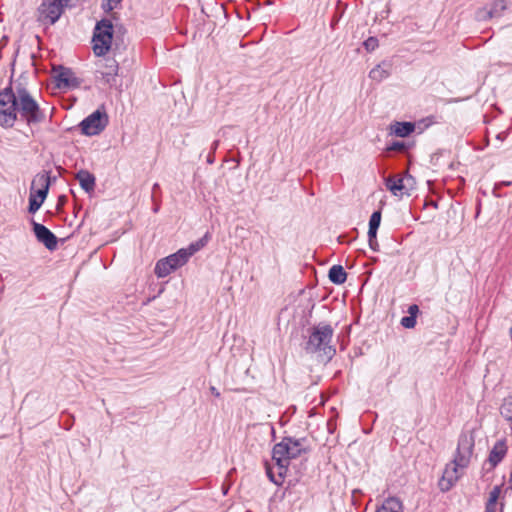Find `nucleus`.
Returning a JSON list of instances; mask_svg holds the SVG:
<instances>
[{"mask_svg": "<svg viewBox=\"0 0 512 512\" xmlns=\"http://www.w3.org/2000/svg\"><path fill=\"white\" fill-rule=\"evenodd\" d=\"M207 242H208V235L206 234L201 239L197 240L196 242L191 243L187 248H183L184 252H185V254H183V255L186 256L185 259L188 261L192 255H194L196 252H198L199 250L204 248L206 246Z\"/></svg>", "mask_w": 512, "mask_h": 512, "instance_id": "6ab92c4d", "label": "nucleus"}, {"mask_svg": "<svg viewBox=\"0 0 512 512\" xmlns=\"http://www.w3.org/2000/svg\"><path fill=\"white\" fill-rule=\"evenodd\" d=\"M210 391L214 396L220 397V392L214 386L210 387Z\"/></svg>", "mask_w": 512, "mask_h": 512, "instance_id": "e433bc0d", "label": "nucleus"}, {"mask_svg": "<svg viewBox=\"0 0 512 512\" xmlns=\"http://www.w3.org/2000/svg\"><path fill=\"white\" fill-rule=\"evenodd\" d=\"M474 448V440L467 436H461L458 441L456 454L451 463L447 464L443 477L439 482L442 491H448L454 483L460 478L461 472L470 464Z\"/></svg>", "mask_w": 512, "mask_h": 512, "instance_id": "f03ea898", "label": "nucleus"}, {"mask_svg": "<svg viewBox=\"0 0 512 512\" xmlns=\"http://www.w3.org/2000/svg\"><path fill=\"white\" fill-rule=\"evenodd\" d=\"M308 332V339L304 345L305 351L311 354L320 353L330 360L336 354V349L331 345L334 335L332 326L321 322L310 328Z\"/></svg>", "mask_w": 512, "mask_h": 512, "instance_id": "7ed1b4c3", "label": "nucleus"}, {"mask_svg": "<svg viewBox=\"0 0 512 512\" xmlns=\"http://www.w3.org/2000/svg\"><path fill=\"white\" fill-rule=\"evenodd\" d=\"M391 133L397 137H407L415 130V124L412 122H395L390 126Z\"/></svg>", "mask_w": 512, "mask_h": 512, "instance_id": "dca6fc26", "label": "nucleus"}, {"mask_svg": "<svg viewBox=\"0 0 512 512\" xmlns=\"http://www.w3.org/2000/svg\"><path fill=\"white\" fill-rule=\"evenodd\" d=\"M184 249L178 250L176 253L171 254L163 259H160L156 265L154 272L158 278H164L177 268L182 267L187 263Z\"/></svg>", "mask_w": 512, "mask_h": 512, "instance_id": "1a4fd4ad", "label": "nucleus"}, {"mask_svg": "<svg viewBox=\"0 0 512 512\" xmlns=\"http://www.w3.org/2000/svg\"><path fill=\"white\" fill-rule=\"evenodd\" d=\"M108 1V9L112 10L114 9L122 0H107Z\"/></svg>", "mask_w": 512, "mask_h": 512, "instance_id": "473e14b6", "label": "nucleus"}, {"mask_svg": "<svg viewBox=\"0 0 512 512\" xmlns=\"http://www.w3.org/2000/svg\"><path fill=\"white\" fill-rule=\"evenodd\" d=\"M214 161H215L214 153L210 152L208 157H207V163L208 164H213Z\"/></svg>", "mask_w": 512, "mask_h": 512, "instance_id": "f704fd0d", "label": "nucleus"}, {"mask_svg": "<svg viewBox=\"0 0 512 512\" xmlns=\"http://www.w3.org/2000/svg\"><path fill=\"white\" fill-rule=\"evenodd\" d=\"M418 312H419V307L416 304L409 306L408 313L410 316H413L416 318Z\"/></svg>", "mask_w": 512, "mask_h": 512, "instance_id": "7c9ffc66", "label": "nucleus"}, {"mask_svg": "<svg viewBox=\"0 0 512 512\" xmlns=\"http://www.w3.org/2000/svg\"><path fill=\"white\" fill-rule=\"evenodd\" d=\"M18 116L29 126L40 124L46 118L38 102L21 83L0 91V126L13 127Z\"/></svg>", "mask_w": 512, "mask_h": 512, "instance_id": "f257e3e1", "label": "nucleus"}, {"mask_svg": "<svg viewBox=\"0 0 512 512\" xmlns=\"http://www.w3.org/2000/svg\"><path fill=\"white\" fill-rule=\"evenodd\" d=\"M487 6L492 18H495L502 15V12L507 8V3L505 0H495Z\"/></svg>", "mask_w": 512, "mask_h": 512, "instance_id": "4be33fe9", "label": "nucleus"}, {"mask_svg": "<svg viewBox=\"0 0 512 512\" xmlns=\"http://www.w3.org/2000/svg\"><path fill=\"white\" fill-rule=\"evenodd\" d=\"M35 184L41 186V188H39L35 192L32 191L29 196V213H35L36 211H38L42 203L44 202L45 198L47 197L50 186L49 173L44 172L42 174H38L32 182V185Z\"/></svg>", "mask_w": 512, "mask_h": 512, "instance_id": "0eeeda50", "label": "nucleus"}, {"mask_svg": "<svg viewBox=\"0 0 512 512\" xmlns=\"http://www.w3.org/2000/svg\"><path fill=\"white\" fill-rule=\"evenodd\" d=\"M33 231L37 240L47 249L54 250L57 247V237L43 224L32 221Z\"/></svg>", "mask_w": 512, "mask_h": 512, "instance_id": "f8f14e48", "label": "nucleus"}, {"mask_svg": "<svg viewBox=\"0 0 512 512\" xmlns=\"http://www.w3.org/2000/svg\"><path fill=\"white\" fill-rule=\"evenodd\" d=\"M329 280L337 285L343 284L347 279V273L341 265H333L328 274Z\"/></svg>", "mask_w": 512, "mask_h": 512, "instance_id": "a211bd4d", "label": "nucleus"}, {"mask_svg": "<svg viewBox=\"0 0 512 512\" xmlns=\"http://www.w3.org/2000/svg\"><path fill=\"white\" fill-rule=\"evenodd\" d=\"M475 18L478 21H487L489 19H492V16L489 13L488 6H485L483 8H479L476 11Z\"/></svg>", "mask_w": 512, "mask_h": 512, "instance_id": "a878e982", "label": "nucleus"}, {"mask_svg": "<svg viewBox=\"0 0 512 512\" xmlns=\"http://www.w3.org/2000/svg\"><path fill=\"white\" fill-rule=\"evenodd\" d=\"M497 504H491L490 502L486 503L485 512H496Z\"/></svg>", "mask_w": 512, "mask_h": 512, "instance_id": "2f4dec72", "label": "nucleus"}, {"mask_svg": "<svg viewBox=\"0 0 512 512\" xmlns=\"http://www.w3.org/2000/svg\"><path fill=\"white\" fill-rule=\"evenodd\" d=\"M108 124V116L100 110L94 111L80 123L81 132L87 136L100 134Z\"/></svg>", "mask_w": 512, "mask_h": 512, "instance_id": "9d476101", "label": "nucleus"}, {"mask_svg": "<svg viewBox=\"0 0 512 512\" xmlns=\"http://www.w3.org/2000/svg\"><path fill=\"white\" fill-rule=\"evenodd\" d=\"M76 179L79 181L81 188L89 193L95 188V177L87 170H80L76 174Z\"/></svg>", "mask_w": 512, "mask_h": 512, "instance_id": "2eb2a0df", "label": "nucleus"}, {"mask_svg": "<svg viewBox=\"0 0 512 512\" xmlns=\"http://www.w3.org/2000/svg\"><path fill=\"white\" fill-rule=\"evenodd\" d=\"M376 512H404L402 502L395 498L389 497L382 505L376 510Z\"/></svg>", "mask_w": 512, "mask_h": 512, "instance_id": "f3484780", "label": "nucleus"}, {"mask_svg": "<svg viewBox=\"0 0 512 512\" xmlns=\"http://www.w3.org/2000/svg\"><path fill=\"white\" fill-rule=\"evenodd\" d=\"M303 439H292L284 437L281 442L275 444L272 450V460L278 470L288 467L290 460L299 457L306 449L303 446Z\"/></svg>", "mask_w": 512, "mask_h": 512, "instance_id": "20e7f679", "label": "nucleus"}, {"mask_svg": "<svg viewBox=\"0 0 512 512\" xmlns=\"http://www.w3.org/2000/svg\"><path fill=\"white\" fill-rule=\"evenodd\" d=\"M79 84V80L74 76V74L69 69L61 71L56 76V86L59 89L78 87Z\"/></svg>", "mask_w": 512, "mask_h": 512, "instance_id": "ddd939ff", "label": "nucleus"}, {"mask_svg": "<svg viewBox=\"0 0 512 512\" xmlns=\"http://www.w3.org/2000/svg\"><path fill=\"white\" fill-rule=\"evenodd\" d=\"M156 189H159V184H158V183H155V184L153 185V192H155V191H156Z\"/></svg>", "mask_w": 512, "mask_h": 512, "instance_id": "4c0bfd02", "label": "nucleus"}, {"mask_svg": "<svg viewBox=\"0 0 512 512\" xmlns=\"http://www.w3.org/2000/svg\"><path fill=\"white\" fill-rule=\"evenodd\" d=\"M118 62L111 57L104 58L97 63L96 78L101 79L110 88L118 85Z\"/></svg>", "mask_w": 512, "mask_h": 512, "instance_id": "6e6552de", "label": "nucleus"}, {"mask_svg": "<svg viewBox=\"0 0 512 512\" xmlns=\"http://www.w3.org/2000/svg\"><path fill=\"white\" fill-rule=\"evenodd\" d=\"M368 243H369V247L373 251H379V244H378V241H377V235H374V237L368 236Z\"/></svg>", "mask_w": 512, "mask_h": 512, "instance_id": "c756f323", "label": "nucleus"}, {"mask_svg": "<svg viewBox=\"0 0 512 512\" xmlns=\"http://www.w3.org/2000/svg\"><path fill=\"white\" fill-rule=\"evenodd\" d=\"M391 68L392 64L389 61H382L369 72V77L373 81L381 82L390 76Z\"/></svg>", "mask_w": 512, "mask_h": 512, "instance_id": "4468645a", "label": "nucleus"}, {"mask_svg": "<svg viewBox=\"0 0 512 512\" xmlns=\"http://www.w3.org/2000/svg\"><path fill=\"white\" fill-rule=\"evenodd\" d=\"M500 493H501V487L495 486L489 493V498H488L487 502H490L491 504H497Z\"/></svg>", "mask_w": 512, "mask_h": 512, "instance_id": "cd10ccee", "label": "nucleus"}, {"mask_svg": "<svg viewBox=\"0 0 512 512\" xmlns=\"http://www.w3.org/2000/svg\"><path fill=\"white\" fill-rule=\"evenodd\" d=\"M363 46L368 52H372L379 46V41L376 37H369L364 41Z\"/></svg>", "mask_w": 512, "mask_h": 512, "instance_id": "bb28decb", "label": "nucleus"}, {"mask_svg": "<svg viewBox=\"0 0 512 512\" xmlns=\"http://www.w3.org/2000/svg\"><path fill=\"white\" fill-rule=\"evenodd\" d=\"M511 184V182H506V181H503V182H499L495 185V188L494 190L498 189L499 187L501 186H509Z\"/></svg>", "mask_w": 512, "mask_h": 512, "instance_id": "c9c22d12", "label": "nucleus"}, {"mask_svg": "<svg viewBox=\"0 0 512 512\" xmlns=\"http://www.w3.org/2000/svg\"><path fill=\"white\" fill-rule=\"evenodd\" d=\"M381 222V211H375L372 213L370 220H369V230H368V236L374 237V235H377L378 228L380 226Z\"/></svg>", "mask_w": 512, "mask_h": 512, "instance_id": "5701e85b", "label": "nucleus"}, {"mask_svg": "<svg viewBox=\"0 0 512 512\" xmlns=\"http://www.w3.org/2000/svg\"><path fill=\"white\" fill-rule=\"evenodd\" d=\"M401 325L405 328L411 329L416 325V318L413 316H405L401 319Z\"/></svg>", "mask_w": 512, "mask_h": 512, "instance_id": "c85d7f7f", "label": "nucleus"}, {"mask_svg": "<svg viewBox=\"0 0 512 512\" xmlns=\"http://www.w3.org/2000/svg\"><path fill=\"white\" fill-rule=\"evenodd\" d=\"M287 470H288V467H284L283 470L277 469V475H276L273 471V467H271L268 463H266V474H267L268 478L270 479L271 482H273L274 484H276L278 486L282 485V483L284 481V476H285Z\"/></svg>", "mask_w": 512, "mask_h": 512, "instance_id": "aec40b11", "label": "nucleus"}, {"mask_svg": "<svg viewBox=\"0 0 512 512\" xmlns=\"http://www.w3.org/2000/svg\"><path fill=\"white\" fill-rule=\"evenodd\" d=\"M218 146H219V140L213 141V143L211 145V152L215 153V151L217 150Z\"/></svg>", "mask_w": 512, "mask_h": 512, "instance_id": "72a5a7b5", "label": "nucleus"}, {"mask_svg": "<svg viewBox=\"0 0 512 512\" xmlns=\"http://www.w3.org/2000/svg\"><path fill=\"white\" fill-rule=\"evenodd\" d=\"M77 0H43L38 8V20L44 24H55L66 7H72Z\"/></svg>", "mask_w": 512, "mask_h": 512, "instance_id": "39448f33", "label": "nucleus"}, {"mask_svg": "<svg viewBox=\"0 0 512 512\" xmlns=\"http://www.w3.org/2000/svg\"><path fill=\"white\" fill-rule=\"evenodd\" d=\"M386 187L394 195H398L404 189L403 179L395 176L386 179Z\"/></svg>", "mask_w": 512, "mask_h": 512, "instance_id": "412c9836", "label": "nucleus"}, {"mask_svg": "<svg viewBox=\"0 0 512 512\" xmlns=\"http://www.w3.org/2000/svg\"><path fill=\"white\" fill-rule=\"evenodd\" d=\"M500 413L507 421L512 423V394L504 399Z\"/></svg>", "mask_w": 512, "mask_h": 512, "instance_id": "b1692460", "label": "nucleus"}, {"mask_svg": "<svg viewBox=\"0 0 512 512\" xmlns=\"http://www.w3.org/2000/svg\"><path fill=\"white\" fill-rule=\"evenodd\" d=\"M408 145L404 141H394L388 147V151L405 152L408 150Z\"/></svg>", "mask_w": 512, "mask_h": 512, "instance_id": "393cba45", "label": "nucleus"}, {"mask_svg": "<svg viewBox=\"0 0 512 512\" xmlns=\"http://www.w3.org/2000/svg\"><path fill=\"white\" fill-rule=\"evenodd\" d=\"M508 451L507 440L505 438L496 441L489 452L488 458L484 461L482 470L483 477L492 472L496 466L505 458Z\"/></svg>", "mask_w": 512, "mask_h": 512, "instance_id": "9b49d317", "label": "nucleus"}, {"mask_svg": "<svg viewBox=\"0 0 512 512\" xmlns=\"http://www.w3.org/2000/svg\"><path fill=\"white\" fill-rule=\"evenodd\" d=\"M113 25L109 20L103 19L96 24L93 35V51L97 56L105 55L112 43Z\"/></svg>", "mask_w": 512, "mask_h": 512, "instance_id": "423d86ee", "label": "nucleus"}]
</instances>
